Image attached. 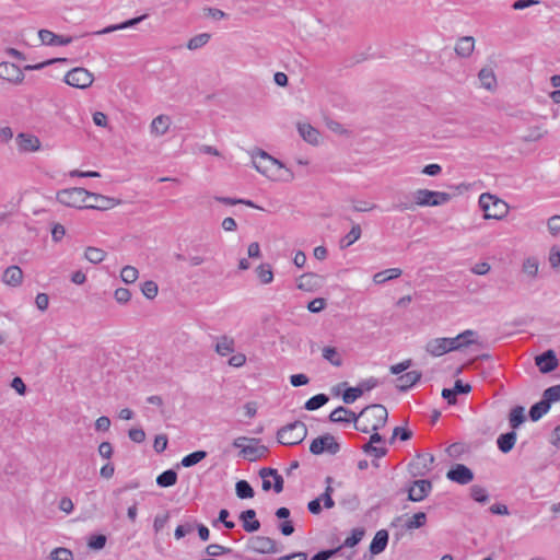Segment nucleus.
<instances>
[{
    "instance_id": "f257e3e1",
    "label": "nucleus",
    "mask_w": 560,
    "mask_h": 560,
    "mask_svg": "<svg viewBox=\"0 0 560 560\" xmlns=\"http://www.w3.org/2000/svg\"><path fill=\"white\" fill-rule=\"evenodd\" d=\"M255 168L276 182H291L294 178V174L291 170L287 168L280 161L272 158L265 151H260L254 160Z\"/></svg>"
},
{
    "instance_id": "f03ea898",
    "label": "nucleus",
    "mask_w": 560,
    "mask_h": 560,
    "mask_svg": "<svg viewBox=\"0 0 560 560\" xmlns=\"http://www.w3.org/2000/svg\"><path fill=\"white\" fill-rule=\"evenodd\" d=\"M357 417L361 421L355 423V429L369 433L371 431H378L386 424L388 412L383 405L374 404L363 408Z\"/></svg>"
},
{
    "instance_id": "7ed1b4c3",
    "label": "nucleus",
    "mask_w": 560,
    "mask_h": 560,
    "mask_svg": "<svg viewBox=\"0 0 560 560\" xmlns=\"http://www.w3.org/2000/svg\"><path fill=\"white\" fill-rule=\"evenodd\" d=\"M479 206L485 212V219L501 220L509 213V205L488 192L479 197Z\"/></svg>"
},
{
    "instance_id": "20e7f679",
    "label": "nucleus",
    "mask_w": 560,
    "mask_h": 560,
    "mask_svg": "<svg viewBox=\"0 0 560 560\" xmlns=\"http://www.w3.org/2000/svg\"><path fill=\"white\" fill-rule=\"evenodd\" d=\"M307 435V428L302 421H294L282 427L277 438L279 443L283 445H295L300 444Z\"/></svg>"
},
{
    "instance_id": "39448f33",
    "label": "nucleus",
    "mask_w": 560,
    "mask_h": 560,
    "mask_svg": "<svg viewBox=\"0 0 560 560\" xmlns=\"http://www.w3.org/2000/svg\"><path fill=\"white\" fill-rule=\"evenodd\" d=\"M233 446L241 450L244 458L254 462L264 457L268 448L259 444V440L240 436L233 441Z\"/></svg>"
},
{
    "instance_id": "423d86ee",
    "label": "nucleus",
    "mask_w": 560,
    "mask_h": 560,
    "mask_svg": "<svg viewBox=\"0 0 560 560\" xmlns=\"http://www.w3.org/2000/svg\"><path fill=\"white\" fill-rule=\"evenodd\" d=\"M412 199L419 207H436L451 200V195L444 191H434L425 188L412 192Z\"/></svg>"
},
{
    "instance_id": "0eeeda50",
    "label": "nucleus",
    "mask_w": 560,
    "mask_h": 560,
    "mask_svg": "<svg viewBox=\"0 0 560 560\" xmlns=\"http://www.w3.org/2000/svg\"><path fill=\"white\" fill-rule=\"evenodd\" d=\"M89 191L81 187L62 189L57 192V200L63 206L83 209L88 201Z\"/></svg>"
},
{
    "instance_id": "6e6552de",
    "label": "nucleus",
    "mask_w": 560,
    "mask_h": 560,
    "mask_svg": "<svg viewBox=\"0 0 560 560\" xmlns=\"http://www.w3.org/2000/svg\"><path fill=\"white\" fill-rule=\"evenodd\" d=\"M93 81V74L82 67L73 68L65 75V82L70 86L78 89H86L92 85Z\"/></svg>"
},
{
    "instance_id": "1a4fd4ad",
    "label": "nucleus",
    "mask_w": 560,
    "mask_h": 560,
    "mask_svg": "<svg viewBox=\"0 0 560 560\" xmlns=\"http://www.w3.org/2000/svg\"><path fill=\"white\" fill-rule=\"evenodd\" d=\"M340 445L331 434H325L313 440L310 451L314 455L323 454L324 452L335 455L339 452Z\"/></svg>"
},
{
    "instance_id": "9d476101",
    "label": "nucleus",
    "mask_w": 560,
    "mask_h": 560,
    "mask_svg": "<svg viewBox=\"0 0 560 560\" xmlns=\"http://www.w3.org/2000/svg\"><path fill=\"white\" fill-rule=\"evenodd\" d=\"M378 385V381L375 377H370L358 384L355 387H350L345 390L342 400L345 404H352L365 392H369Z\"/></svg>"
},
{
    "instance_id": "9b49d317",
    "label": "nucleus",
    "mask_w": 560,
    "mask_h": 560,
    "mask_svg": "<svg viewBox=\"0 0 560 560\" xmlns=\"http://www.w3.org/2000/svg\"><path fill=\"white\" fill-rule=\"evenodd\" d=\"M248 549L257 553H276L279 551L276 540L266 536H254L248 541Z\"/></svg>"
},
{
    "instance_id": "f8f14e48",
    "label": "nucleus",
    "mask_w": 560,
    "mask_h": 560,
    "mask_svg": "<svg viewBox=\"0 0 560 560\" xmlns=\"http://www.w3.org/2000/svg\"><path fill=\"white\" fill-rule=\"evenodd\" d=\"M15 143L19 152L21 153L37 152L42 148L39 138L28 132L18 133L15 137Z\"/></svg>"
},
{
    "instance_id": "ddd939ff",
    "label": "nucleus",
    "mask_w": 560,
    "mask_h": 560,
    "mask_svg": "<svg viewBox=\"0 0 560 560\" xmlns=\"http://www.w3.org/2000/svg\"><path fill=\"white\" fill-rule=\"evenodd\" d=\"M119 203L120 200H116L114 198H109L100 194L89 191L88 201H85L84 208L95 210H108Z\"/></svg>"
},
{
    "instance_id": "4468645a",
    "label": "nucleus",
    "mask_w": 560,
    "mask_h": 560,
    "mask_svg": "<svg viewBox=\"0 0 560 560\" xmlns=\"http://www.w3.org/2000/svg\"><path fill=\"white\" fill-rule=\"evenodd\" d=\"M476 336L477 332L475 330L467 329L454 338H446L450 352L460 350L475 343Z\"/></svg>"
},
{
    "instance_id": "2eb2a0df",
    "label": "nucleus",
    "mask_w": 560,
    "mask_h": 560,
    "mask_svg": "<svg viewBox=\"0 0 560 560\" xmlns=\"http://www.w3.org/2000/svg\"><path fill=\"white\" fill-rule=\"evenodd\" d=\"M446 477L459 485H467L474 479V472L463 464L454 465L446 474Z\"/></svg>"
},
{
    "instance_id": "dca6fc26",
    "label": "nucleus",
    "mask_w": 560,
    "mask_h": 560,
    "mask_svg": "<svg viewBox=\"0 0 560 560\" xmlns=\"http://www.w3.org/2000/svg\"><path fill=\"white\" fill-rule=\"evenodd\" d=\"M434 462L432 454H419L416 459L410 463V471L413 476H424L430 469Z\"/></svg>"
},
{
    "instance_id": "f3484780",
    "label": "nucleus",
    "mask_w": 560,
    "mask_h": 560,
    "mask_svg": "<svg viewBox=\"0 0 560 560\" xmlns=\"http://www.w3.org/2000/svg\"><path fill=\"white\" fill-rule=\"evenodd\" d=\"M38 37L44 45L47 46H66L72 43L73 37L57 35L49 30H40Z\"/></svg>"
},
{
    "instance_id": "a211bd4d",
    "label": "nucleus",
    "mask_w": 560,
    "mask_h": 560,
    "mask_svg": "<svg viewBox=\"0 0 560 560\" xmlns=\"http://www.w3.org/2000/svg\"><path fill=\"white\" fill-rule=\"evenodd\" d=\"M0 78L12 83H21L24 79L23 71L11 62L0 63Z\"/></svg>"
},
{
    "instance_id": "6ab92c4d",
    "label": "nucleus",
    "mask_w": 560,
    "mask_h": 560,
    "mask_svg": "<svg viewBox=\"0 0 560 560\" xmlns=\"http://www.w3.org/2000/svg\"><path fill=\"white\" fill-rule=\"evenodd\" d=\"M431 488L432 485L429 480H416L408 491V498L413 502H419L428 495Z\"/></svg>"
},
{
    "instance_id": "aec40b11",
    "label": "nucleus",
    "mask_w": 560,
    "mask_h": 560,
    "mask_svg": "<svg viewBox=\"0 0 560 560\" xmlns=\"http://www.w3.org/2000/svg\"><path fill=\"white\" fill-rule=\"evenodd\" d=\"M535 361L541 373H549L556 370L559 363L557 355L552 350H548L542 354L537 355Z\"/></svg>"
},
{
    "instance_id": "412c9836",
    "label": "nucleus",
    "mask_w": 560,
    "mask_h": 560,
    "mask_svg": "<svg viewBox=\"0 0 560 560\" xmlns=\"http://www.w3.org/2000/svg\"><path fill=\"white\" fill-rule=\"evenodd\" d=\"M322 283H323V277H320L316 273H313V272H307V273L302 275L298 279L296 287H298V289H300L302 291L313 292V291L317 290L322 285Z\"/></svg>"
},
{
    "instance_id": "4be33fe9",
    "label": "nucleus",
    "mask_w": 560,
    "mask_h": 560,
    "mask_svg": "<svg viewBox=\"0 0 560 560\" xmlns=\"http://www.w3.org/2000/svg\"><path fill=\"white\" fill-rule=\"evenodd\" d=\"M23 271L19 266L8 267L2 275V282L9 287H20L23 282Z\"/></svg>"
},
{
    "instance_id": "5701e85b",
    "label": "nucleus",
    "mask_w": 560,
    "mask_h": 560,
    "mask_svg": "<svg viewBox=\"0 0 560 560\" xmlns=\"http://www.w3.org/2000/svg\"><path fill=\"white\" fill-rule=\"evenodd\" d=\"M172 120L171 117L164 114H161L156 116L150 124V132L154 137H162L164 136L170 127H171Z\"/></svg>"
},
{
    "instance_id": "b1692460",
    "label": "nucleus",
    "mask_w": 560,
    "mask_h": 560,
    "mask_svg": "<svg viewBox=\"0 0 560 560\" xmlns=\"http://www.w3.org/2000/svg\"><path fill=\"white\" fill-rule=\"evenodd\" d=\"M478 79L483 89L494 92L498 89V80L493 69L485 67L478 72Z\"/></svg>"
},
{
    "instance_id": "393cba45",
    "label": "nucleus",
    "mask_w": 560,
    "mask_h": 560,
    "mask_svg": "<svg viewBox=\"0 0 560 560\" xmlns=\"http://www.w3.org/2000/svg\"><path fill=\"white\" fill-rule=\"evenodd\" d=\"M329 420L331 422H336V423L354 422V424H355L359 421V417H357V415L353 411H351L342 406H339L335 410L331 411V413L329 415Z\"/></svg>"
},
{
    "instance_id": "a878e982",
    "label": "nucleus",
    "mask_w": 560,
    "mask_h": 560,
    "mask_svg": "<svg viewBox=\"0 0 560 560\" xmlns=\"http://www.w3.org/2000/svg\"><path fill=\"white\" fill-rule=\"evenodd\" d=\"M425 351L432 357H441L450 352L446 338H434L427 342Z\"/></svg>"
},
{
    "instance_id": "bb28decb",
    "label": "nucleus",
    "mask_w": 560,
    "mask_h": 560,
    "mask_svg": "<svg viewBox=\"0 0 560 560\" xmlns=\"http://www.w3.org/2000/svg\"><path fill=\"white\" fill-rule=\"evenodd\" d=\"M422 374L418 371H410L397 378L396 387L400 392L408 390L411 386L418 383L421 378Z\"/></svg>"
},
{
    "instance_id": "cd10ccee",
    "label": "nucleus",
    "mask_w": 560,
    "mask_h": 560,
    "mask_svg": "<svg viewBox=\"0 0 560 560\" xmlns=\"http://www.w3.org/2000/svg\"><path fill=\"white\" fill-rule=\"evenodd\" d=\"M298 130L300 136L310 144H318L320 140L319 131L307 122L299 124Z\"/></svg>"
},
{
    "instance_id": "c85d7f7f",
    "label": "nucleus",
    "mask_w": 560,
    "mask_h": 560,
    "mask_svg": "<svg viewBox=\"0 0 560 560\" xmlns=\"http://www.w3.org/2000/svg\"><path fill=\"white\" fill-rule=\"evenodd\" d=\"M240 520L243 521V528L247 533H254L260 528V523L256 520V512L252 509L243 511Z\"/></svg>"
},
{
    "instance_id": "c756f323",
    "label": "nucleus",
    "mask_w": 560,
    "mask_h": 560,
    "mask_svg": "<svg viewBox=\"0 0 560 560\" xmlns=\"http://www.w3.org/2000/svg\"><path fill=\"white\" fill-rule=\"evenodd\" d=\"M147 18H148V14H143V15L130 19L128 21H125L122 23H119V24L109 25V26H107V27H105V28H103L101 31H97V32H95L93 34L94 35L109 34V33H113L115 31L132 27V26L139 24L140 22H142L143 20H145Z\"/></svg>"
},
{
    "instance_id": "7c9ffc66",
    "label": "nucleus",
    "mask_w": 560,
    "mask_h": 560,
    "mask_svg": "<svg viewBox=\"0 0 560 560\" xmlns=\"http://www.w3.org/2000/svg\"><path fill=\"white\" fill-rule=\"evenodd\" d=\"M475 48V39L471 36H465L457 40L455 52L460 57H469Z\"/></svg>"
},
{
    "instance_id": "2f4dec72",
    "label": "nucleus",
    "mask_w": 560,
    "mask_h": 560,
    "mask_svg": "<svg viewBox=\"0 0 560 560\" xmlns=\"http://www.w3.org/2000/svg\"><path fill=\"white\" fill-rule=\"evenodd\" d=\"M388 542V533L385 529L378 530L371 545H370V551L373 555H378L386 548Z\"/></svg>"
},
{
    "instance_id": "473e14b6",
    "label": "nucleus",
    "mask_w": 560,
    "mask_h": 560,
    "mask_svg": "<svg viewBox=\"0 0 560 560\" xmlns=\"http://www.w3.org/2000/svg\"><path fill=\"white\" fill-rule=\"evenodd\" d=\"M516 439H517V435L514 431L501 434L497 440L499 450L502 453H505V454L509 453L510 451L513 450V447L516 443Z\"/></svg>"
},
{
    "instance_id": "72a5a7b5",
    "label": "nucleus",
    "mask_w": 560,
    "mask_h": 560,
    "mask_svg": "<svg viewBox=\"0 0 560 560\" xmlns=\"http://www.w3.org/2000/svg\"><path fill=\"white\" fill-rule=\"evenodd\" d=\"M551 404L542 396V399L535 405H533L529 409V418L532 421H538L544 415H546L550 409Z\"/></svg>"
},
{
    "instance_id": "f704fd0d",
    "label": "nucleus",
    "mask_w": 560,
    "mask_h": 560,
    "mask_svg": "<svg viewBox=\"0 0 560 560\" xmlns=\"http://www.w3.org/2000/svg\"><path fill=\"white\" fill-rule=\"evenodd\" d=\"M235 350V342L234 339L228 336H221L218 338L217 345H215V351L218 354L225 357Z\"/></svg>"
},
{
    "instance_id": "c9c22d12",
    "label": "nucleus",
    "mask_w": 560,
    "mask_h": 560,
    "mask_svg": "<svg viewBox=\"0 0 560 560\" xmlns=\"http://www.w3.org/2000/svg\"><path fill=\"white\" fill-rule=\"evenodd\" d=\"M401 272L402 271L399 268H389V269L376 272L373 276V281L375 284H383L388 280L396 279V278L400 277Z\"/></svg>"
},
{
    "instance_id": "e433bc0d",
    "label": "nucleus",
    "mask_w": 560,
    "mask_h": 560,
    "mask_svg": "<svg viewBox=\"0 0 560 560\" xmlns=\"http://www.w3.org/2000/svg\"><path fill=\"white\" fill-rule=\"evenodd\" d=\"M323 358L334 366L342 365V355L335 347H324L322 350Z\"/></svg>"
},
{
    "instance_id": "4c0bfd02",
    "label": "nucleus",
    "mask_w": 560,
    "mask_h": 560,
    "mask_svg": "<svg viewBox=\"0 0 560 560\" xmlns=\"http://www.w3.org/2000/svg\"><path fill=\"white\" fill-rule=\"evenodd\" d=\"M547 133V129L542 126H533L527 129L526 133L522 137V141L536 142L542 139Z\"/></svg>"
},
{
    "instance_id": "58836bf2",
    "label": "nucleus",
    "mask_w": 560,
    "mask_h": 560,
    "mask_svg": "<svg viewBox=\"0 0 560 560\" xmlns=\"http://www.w3.org/2000/svg\"><path fill=\"white\" fill-rule=\"evenodd\" d=\"M362 234L361 226L359 224H353L349 233H347L343 238L340 241V247L346 248L355 243Z\"/></svg>"
},
{
    "instance_id": "ea45409f",
    "label": "nucleus",
    "mask_w": 560,
    "mask_h": 560,
    "mask_svg": "<svg viewBox=\"0 0 560 560\" xmlns=\"http://www.w3.org/2000/svg\"><path fill=\"white\" fill-rule=\"evenodd\" d=\"M177 481V474L173 469L163 471L156 478V483L162 488L172 487Z\"/></svg>"
},
{
    "instance_id": "a19ab883",
    "label": "nucleus",
    "mask_w": 560,
    "mask_h": 560,
    "mask_svg": "<svg viewBox=\"0 0 560 560\" xmlns=\"http://www.w3.org/2000/svg\"><path fill=\"white\" fill-rule=\"evenodd\" d=\"M524 411L521 406H516L510 411L509 421L512 429H517L525 421Z\"/></svg>"
},
{
    "instance_id": "79ce46f5",
    "label": "nucleus",
    "mask_w": 560,
    "mask_h": 560,
    "mask_svg": "<svg viewBox=\"0 0 560 560\" xmlns=\"http://www.w3.org/2000/svg\"><path fill=\"white\" fill-rule=\"evenodd\" d=\"M84 257L92 264H100L105 259L106 252L97 247L89 246L85 249Z\"/></svg>"
},
{
    "instance_id": "37998d69",
    "label": "nucleus",
    "mask_w": 560,
    "mask_h": 560,
    "mask_svg": "<svg viewBox=\"0 0 560 560\" xmlns=\"http://www.w3.org/2000/svg\"><path fill=\"white\" fill-rule=\"evenodd\" d=\"M211 35L208 33H201L195 35L187 42V48L189 50H197L209 43Z\"/></svg>"
},
{
    "instance_id": "c03bdc74",
    "label": "nucleus",
    "mask_w": 560,
    "mask_h": 560,
    "mask_svg": "<svg viewBox=\"0 0 560 560\" xmlns=\"http://www.w3.org/2000/svg\"><path fill=\"white\" fill-rule=\"evenodd\" d=\"M236 495L240 499H252L255 494L254 489L246 480H240L235 485Z\"/></svg>"
},
{
    "instance_id": "a18cd8bd",
    "label": "nucleus",
    "mask_w": 560,
    "mask_h": 560,
    "mask_svg": "<svg viewBox=\"0 0 560 560\" xmlns=\"http://www.w3.org/2000/svg\"><path fill=\"white\" fill-rule=\"evenodd\" d=\"M257 277L262 284L271 283L273 280V272L271 267L267 264H261L256 269Z\"/></svg>"
},
{
    "instance_id": "49530a36",
    "label": "nucleus",
    "mask_w": 560,
    "mask_h": 560,
    "mask_svg": "<svg viewBox=\"0 0 560 560\" xmlns=\"http://www.w3.org/2000/svg\"><path fill=\"white\" fill-rule=\"evenodd\" d=\"M207 457V452L205 451H196L194 453H190L188 455H186L180 464L184 466V467H191L196 464H198L199 462H201L202 459H205Z\"/></svg>"
},
{
    "instance_id": "de8ad7c7",
    "label": "nucleus",
    "mask_w": 560,
    "mask_h": 560,
    "mask_svg": "<svg viewBox=\"0 0 560 560\" xmlns=\"http://www.w3.org/2000/svg\"><path fill=\"white\" fill-rule=\"evenodd\" d=\"M427 522V515L424 512H418L412 517H410L406 524L405 527L407 529H416L420 528L425 525Z\"/></svg>"
},
{
    "instance_id": "09e8293b",
    "label": "nucleus",
    "mask_w": 560,
    "mask_h": 560,
    "mask_svg": "<svg viewBox=\"0 0 560 560\" xmlns=\"http://www.w3.org/2000/svg\"><path fill=\"white\" fill-rule=\"evenodd\" d=\"M138 276H139L138 269L133 266H125L120 272L121 280L127 284L136 282L138 279Z\"/></svg>"
},
{
    "instance_id": "8fccbe9b",
    "label": "nucleus",
    "mask_w": 560,
    "mask_h": 560,
    "mask_svg": "<svg viewBox=\"0 0 560 560\" xmlns=\"http://www.w3.org/2000/svg\"><path fill=\"white\" fill-rule=\"evenodd\" d=\"M328 401V396L325 394H318L310 398L305 402V409L307 410H316L323 407Z\"/></svg>"
},
{
    "instance_id": "3c124183",
    "label": "nucleus",
    "mask_w": 560,
    "mask_h": 560,
    "mask_svg": "<svg viewBox=\"0 0 560 560\" xmlns=\"http://www.w3.org/2000/svg\"><path fill=\"white\" fill-rule=\"evenodd\" d=\"M214 199L217 201L222 202L228 206L245 205L250 208L261 209L260 207L255 205L253 201L246 200V199H236V198H230V197H215Z\"/></svg>"
},
{
    "instance_id": "603ef678",
    "label": "nucleus",
    "mask_w": 560,
    "mask_h": 560,
    "mask_svg": "<svg viewBox=\"0 0 560 560\" xmlns=\"http://www.w3.org/2000/svg\"><path fill=\"white\" fill-rule=\"evenodd\" d=\"M50 560H73V553L70 549L58 547L55 548L49 556Z\"/></svg>"
},
{
    "instance_id": "864d4df0",
    "label": "nucleus",
    "mask_w": 560,
    "mask_h": 560,
    "mask_svg": "<svg viewBox=\"0 0 560 560\" xmlns=\"http://www.w3.org/2000/svg\"><path fill=\"white\" fill-rule=\"evenodd\" d=\"M364 536V530L361 528H354L351 536L347 537L341 547H354L358 545Z\"/></svg>"
},
{
    "instance_id": "5fc2aeb1",
    "label": "nucleus",
    "mask_w": 560,
    "mask_h": 560,
    "mask_svg": "<svg viewBox=\"0 0 560 560\" xmlns=\"http://www.w3.org/2000/svg\"><path fill=\"white\" fill-rule=\"evenodd\" d=\"M471 498L480 503H486L489 500L487 490L481 486L475 485L470 488Z\"/></svg>"
},
{
    "instance_id": "6e6d98bb",
    "label": "nucleus",
    "mask_w": 560,
    "mask_h": 560,
    "mask_svg": "<svg viewBox=\"0 0 560 560\" xmlns=\"http://www.w3.org/2000/svg\"><path fill=\"white\" fill-rule=\"evenodd\" d=\"M141 291L147 299L152 300L158 295L159 288L154 281L149 280L142 283Z\"/></svg>"
},
{
    "instance_id": "4d7b16f0",
    "label": "nucleus",
    "mask_w": 560,
    "mask_h": 560,
    "mask_svg": "<svg viewBox=\"0 0 560 560\" xmlns=\"http://www.w3.org/2000/svg\"><path fill=\"white\" fill-rule=\"evenodd\" d=\"M523 272L529 277H536L538 272V260L534 257L527 258L523 262Z\"/></svg>"
},
{
    "instance_id": "13d9d810",
    "label": "nucleus",
    "mask_w": 560,
    "mask_h": 560,
    "mask_svg": "<svg viewBox=\"0 0 560 560\" xmlns=\"http://www.w3.org/2000/svg\"><path fill=\"white\" fill-rule=\"evenodd\" d=\"M415 199L411 201L408 195H405L402 199H399L397 203L393 206V208L397 211H412L416 208Z\"/></svg>"
},
{
    "instance_id": "bf43d9fd",
    "label": "nucleus",
    "mask_w": 560,
    "mask_h": 560,
    "mask_svg": "<svg viewBox=\"0 0 560 560\" xmlns=\"http://www.w3.org/2000/svg\"><path fill=\"white\" fill-rule=\"evenodd\" d=\"M544 397L547 398V400L552 404L560 400V384L555 385L551 387H548L542 393Z\"/></svg>"
},
{
    "instance_id": "052dcab7",
    "label": "nucleus",
    "mask_w": 560,
    "mask_h": 560,
    "mask_svg": "<svg viewBox=\"0 0 560 560\" xmlns=\"http://www.w3.org/2000/svg\"><path fill=\"white\" fill-rule=\"evenodd\" d=\"M229 552H231L230 548L223 547L218 544H211L206 548V553L210 557H218L220 555L229 553Z\"/></svg>"
},
{
    "instance_id": "680f3d73",
    "label": "nucleus",
    "mask_w": 560,
    "mask_h": 560,
    "mask_svg": "<svg viewBox=\"0 0 560 560\" xmlns=\"http://www.w3.org/2000/svg\"><path fill=\"white\" fill-rule=\"evenodd\" d=\"M547 228L552 236H557L560 233V215L550 217L547 221Z\"/></svg>"
},
{
    "instance_id": "e2e57ef3",
    "label": "nucleus",
    "mask_w": 560,
    "mask_h": 560,
    "mask_svg": "<svg viewBox=\"0 0 560 560\" xmlns=\"http://www.w3.org/2000/svg\"><path fill=\"white\" fill-rule=\"evenodd\" d=\"M363 451L366 454L373 455L376 458H381V457L385 456L387 453V450L385 447L374 446V445H371V443L365 444L363 446Z\"/></svg>"
},
{
    "instance_id": "0e129e2a",
    "label": "nucleus",
    "mask_w": 560,
    "mask_h": 560,
    "mask_svg": "<svg viewBox=\"0 0 560 560\" xmlns=\"http://www.w3.org/2000/svg\"><path fill=\"white\" fill-rule=\"evenodd\" d=\"M114 298L118 303L126 304L130 301L131 293L126 288H118L115 290Z\"/></svg>"
},
{
    "instance_id": "69168bd1",
    "label": "nucleus",
    "mask_w": 560,
    "mask_h": 560,
    "mask_svg": "<svg viewBox=\"0 0 560 560\" xmlns=\"http://www.w3.org/2000/svg\"><path fill=\"white\" fill-rule=\"evenodd\" d=\"M106 544V537L104 535H94L89 539V547L94 550L104 548Z\"/></svg>"
},
{
    "instance_id": "338daca9",
    "label": "nucleus",
    "mask_w": 560,
    "mask_h": 560,
    "mask_svg": "<svg viewBox=\"0 0 560 560\" xmlns=\"http://www.w3.org/2000/svg\"><path fill=\"white\" fill-rule=\"evenodd\" d=\"M325 306H326V300L323 298H316L307 304V310L311 313H318V312L323 311L325 308Z\"/></svg>"
},
{
    "instance_id": "774afa93",
    "label": "nucleus",
    "mask_w": 560,
    "mask_h": 560,
    "mask_svg": "<svg viewBox=\"0 0 560 560\" xmlns=\"http://www.w3.org/2000/svg\"><path fill=\"white\" fill-rule=\"evenodd\" d=\"M128 435L135 443H142L145 440V432L141 428L130 429Z\"/></svg>"
}]
</instances>
